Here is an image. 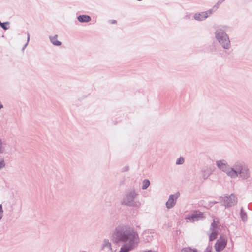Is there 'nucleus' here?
Listing matches in <instances>:
<instances>
[{
	"label": "nucleus",
	"instance_id": "4be33fe9",
	"mask_svg": "<svg viewBox=\"0 0 252 252\" xmlns=\"http://www.w3.org/2000/svg\"><path fill=\"white\" fill-rule=\"evenodd\" d=\"M242 218L243 220L245 219V216H243V215H242Z\"/></svg>",
	"mask_w": 252,
	"mask_h": 252
},
{
	"label": "nucleus",
	"instance_id": "5701e85b",
	"mask_svg": "<svg viewBox=\"0 0 252 252\" xmlns=\"http://www.w3.org/2000/svg\"><path fill=\"white\" fill-rule=\"evenodd\" d=\"M1 23H1V22H0V25H1Z\"/></svg>",
	"mask_w": 252,
	"mask_h": 252
},
{
	"label": "nucleus",
	"instance_id": "ddd939ff",
	"mask_svg": "<svg viewBox=\"0 0 252 252\" xmlns=\"http://www.w3.org/2000/svg\"><path fill=\"white\" fill-rule=\"evenodd\" d=\"M197 214H193L191 215H189L188 217L186 218V219H188L189 220H194V219L196 218H197Z\"/></svg>",
	"mask_w": 252,
	"mask_h": 252
},
{
	"label": "nucleus",
	"instance_id": "2eb2a0df",
	"mask_svg": "<svg viewBox=\"0 0 252 252\" xmlns=\"http://www.w3.org/2000/svg\"><path fill=\"white\" fill-rule=\"evenodd\" d=\"M184 159L183 158H180L176 161L177 164H182L184 163Z\"/></svg>",
	"mask_w": 252,
	"mask_h": 252
},
{
	"label": "nucleus",
	"instance_id": "a211bd4d",
	"mask_svg": "<svg viewBox=\"0 0 252 252\" xmlns=\"http://www.w3.org/2000/svg\"><path fill=\"white\" fill-rule=\"evenodd\" d=\"M0 26L4 29H5V30L7 29V27H6L5 26V23H1Z\"/></svg>",
	"mask_w": 252,
	"mask_h": 252
},
{
	"label": "nucleus",
	"instance_id": "6e6552de",
	"mask_svg": "<svg viewBox=\"0 0 252 252\" xmlns=\"http://www.w3.org/2000/svg\"><path fill=\"white\" fill-rule=\"evenodd\" d=\"M208 16L207 12H203L200 13H196L194 15V18L197 20H203Z\"/></svg>",
	"mask_w": 252,
	"mask_h": 252
},
{
	"label": "nucleus",
	"instance_id": "f3484780",
	"mask_svg": "<svg viewBox=\"0 0 252 252\" xmlns=\"http://www.w3.org/2000/svg\"><path fill=\"white\" fill-rule=\"evenodd\" d=\"M128 250L127 249H124V248H122L120 252H127Z\"/></svg>",
	"mask_w": 252,
	"mask_h": 252
},
{
	"label": "nucleus",
	"instance_id": "4468645a",
	"mask_svg": "<svg viewBox=\"0 0 252 252\" xmlns=\"http://www.w3.org/2000/svg\"><path fill=\"white\" fill-rule=\"evenodd\" d=\"M230 199L231 200H233V201H232L231 203H229V205H231L232 204H235L236 202V199L234 196L231 195L230 196Z\"/></svg>",
	"mask_w": 252,
	"mask_h": 252
},
{
	"label": "nucleus",
	"instance_id": "9d476101",
	"mask_svg": "<svg viewBox=\"0 0 252 252\" xmlns=\"http://www.w3.org/2000/svg\"><path fill=\"white\" fill-rule=\"evenodd\" d=\"M50 40L52 43L56 46H60L61 45V42L57 39V35L51 37Z\"/></svg>",
	"mask_w": 252,
	"mask_h": 252
},
{
	"label": "nucleus",
	"instance_id": "412c9836",
	"mask_svg": "<svg viewBox=\"0 0 252 252\" xmlns=\"http://www.w3.org/2000/svg\"><path fill=\"white\" fill-rule=\"evenodd\" d=\"M1 149H2V142L1 140H0V152H1Z\"/></svg>",
	"mask_w": 252,
	"mask_h": 252
},
{
	"label": "nucleus",
	"instance_id": "dca6fc26",
	"mask_svg": "<svg viewBox=\"0 0 252 252\" xmlns=\"http://www.w3.org/2000/svg\"><path fill=\"white\" fill-rule=\"evenodd\" d=\"M2 213H3V210H2V206L1 205H0V219H1L2 218Z\"/></svg>",
	"mask_w": 252,
	"mask_h": 252
},
{
	"label": "nucleus",
	"instance_id": "6ab92c4d",
	"mask_svg": "<svg viewBox=\"0 0 252 252\" xmlns=\"http://www.w3.org/2000/svg\"><path fill=\"white\" fill-rule=\"evenodd\" d=\"M105 246L106 247H110V244L109 243L108 241H105Z\"/></svg>",
	"mask_w": 252,
	"mask_h": 252
},
{
	"label": "nucleus",
	"instance_id": "7ed1b4c3",
	"mask_svg": "<svg viewBox=\"0 0 252 252\" xmlns=\"http://www.w3.org/2000/svg\"><path fill=\"white\" fill-rule=\"evenodd\" d=\"M216 38L224 48H228L230 45V41L228 36L222 31H218Z\"/></svg>",
	"mask_w": 252,
	"mask_h": 252
},
{
	"label": "nucleus",
	"instance_id": "1a4fd4ad",
	"mask_svg": "<svg viewBox=\"0 0 252 252\" xmlns=\"http://www.w3.org/2000/svg\"><path fill=\"white\" fill-rule=\"evenodd\" d=\"M78 20L81 22H88L91 20V17L88 15H80L78 17Z\"/></svg>",
	"mask_w": 252,
	"mask_h": 252
},
{
	"label": "nucleus",
	"instance_id": "39448f33",
	"mask_svg": "<svg viewBox=\"0 0 252 252\" xmlns=\"http://www.w3.org/2000/svg\"><path fill=\"white\" fill-rule=\"evenodd\" d=\"M218 223L219 221L218 219H214L213 220V222L212 223V226L213 228V229L212 230V232L209 235V240L211 241L215 240L217 238L218 233L216 229L218 227Z\"/></svg>",
	"mask_w": 252,
	"mask_h": 252
},
{
	"label": "nucleus",
	"instance_id": "f03ea898",
	"mask_svg": "<svg viewBox=\"0 0 252 252\" xmlns=\"http://www.w3.org/2000/svg\"><path fill=\"white\" fill-rule=\"evenodd\" d=\"M236 169L238 170L237 171L234 170L233 168L228 167L225 172L231 177H236L237 176L238 172L240 176L243 178L247 177L248 170L246 167L241 165L239 167V168Z\"/></svg>",
	"mask_w": 252,
	"mask_h": 252
},
{
	"label": "nucleus",
	"instance_id": "f257e3e1",
	"mask_svg": "<svg viewBox=\"0 0 252 252\" xmlns=\"http://www.w3.org/2000/svg\"><path fill=\"white\" fill-rule=\"evenodd\" d=\"M113 237L117 241L128 242L131 246L138 243L139 241V237L136 232L127 231L126 228L124 226L118 227Z\"/></svg>",
	"mask_w": 252,
	"mask_h": 252
},
{
	"label": "nucleus",
	"instance_id": "aec40b11",
	"mask_svg": "<svg viewBox=\"0 0 252 252\" xmlns=\"http://www.w3.org/2000/svg\"><path fill=\"white\" fill-rule=\"evenodd\" d=\"M4 164L3 162H0V169L3 167H4Z\"/></svg>",
	"mask_w": 252,
	"mask_h": 252
},
{
	"label": "nucleus",
	"instance_id": "9b49d317",
	"mask_svg": "<svg viewBox=\"0 0 252 252\" xmlns=\"http://www.w3.org/2000/svg\"><path fill=\"white\" fill-rule=\"evenodd\" d=\"M181 252H198L196 249H191L190 247H186L183 248L181 250Z\"/></svg>",
	"mask_w": 252,
	"mask_h": 252
},
{
	"label": "nucleus",
	"instance_id": "0eeeda50",
	"mask_svg": "<svg viewBox=\"0 0 252 252\" xmlns=\"http://www.w3.org/2000/svg\"><path fill=\"white\" fill-rule=\"evenodd\" d=\"M216 164L219 168L225 172H226V170H227V169L228 168L226 163L224 160L218 161L216 163Z\"/></svg>",
	"mask_w": 252,
	"mask_h": 252
},
{
	"label": "nucleus",
	"instance_id": "20e7f679",
	"mask_svg": "<svg viewBox=\"0 0 252 252\" xmlns=\"http://www.w3.org/2000/svg\"><path fill=\"white\" fill-rule=\"evenodd\" d=\"M227 243V238L224 236H221L215 244V249L217 252L222 251L226 246Z\"/></svg>",
	"mask_w": 252,
	"mask_h": 252
},
{
	"label": "nucleus",
	"instance_id": "f8f14e48",
	"mask_svg": "<svg viewBox=\"0 0 252 252\" xmlns=\"http://www.w3.org/2000/svg\"><path fill=\"white\" fill-rule=\"evenodd\" d=\"M150 185V182L148 180H145L143 182L142 189H145Z\"/></svg>",
	"mask_w": 252,
	"mask_h": 252
},
{
	"label": "nucleus",
	"instance_id": "423d86ee",
	"mask_svg": "<svg viewBox=\"0 0 252 252\" xmlns=\"http://www.w3.org/2000/svg\"><path fill=\"white\" fill-rule=\"evenodd\" d=\"M179 196V193H177L176 194V197L174 198V196L171 195L170 196L169 198L166 202V206L168 208H172L175 204L177 198Z\"/></svg>",
	"mask_w": 252,
	"mask_h": 252
}]
</instances>
